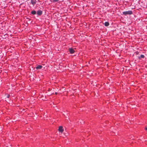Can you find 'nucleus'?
<instances>
[{"mask_svg":"<svg viewBox=\"0 0 147 147\" xmlns=\"http://www.w3.org/2000/svg\"><path fill=\"white\" fill-rule=\"evenodd\" d=\"M132 12L131 11H123V14L125 15H131L132 14Z\"/></svg>","mask_w":147,"mask_h":147,"instance_id":"obj_1","label":"nucleus"},{"mask_svg":"<svg viewBox=\"0 0 147 147\" xmlns=\"http://www.w3.org/2000/svg\"><path fill=\"white\" fill-rule=\"evenodd\" d=\"M58 130L59 132L62 133L63 131V127L61 126H59L58 129Z\"/></svg>","mask_w":147,"mask_h":147,"instance_id":"obj_2","label":"nucleus"},{"mask_svg":"<svg viewBox=\"0 0 147 147\" xmlns=\"http://www.w3.org/2000/svg\"><path fill=\"white\" fill-rule=\"evenodd\" d=\"M69 51L70 53L71 54L75 52L74 50L72 48H69Z\"/></svg>","mask_w":147,"mask_h":147,"instance_id":"obj_3","label":"nucleus"},{"mask_svg":"<svg viewBox=\"0 0 147 147\" xmlns=\"http://www.w3.org/2000/svg\"><path fill=\"white\" fill-rule=\"evenodd\" d=\"M42 67V65H38L36 67V69H41Z\"/></svg>","mask_w":147,"mask_h":147,"instance_id":"obj_4","label":"nucleus"},{"mask_svg":"<svg viewBox=\"0 0 147 147\" xmlns=\"http://www.w3.org/2000/svg\"><path fill=\"white\" fill-rule=\"evenodd\" d=\"M37 13L38 15L40 16L42 14V11L41 10H38L37 11Z\"/></svg>","mask_w":147,"mask_h":147,"instance_id":"obj_5","label":"nucleus"},{"mask_svg":"<svg viewBox=\"0 0 147 147\" xmlns=\"http://www.w3.org/2000/svg\"><path fill=\"white\" fill-rule=\"evenodd\" d=\"M31 3L32 4L34 5L36 3V0H31Z\"/></svg>","mask_w":147,"mask_h":147,"instance_id":"obj_6","label":"nucleus"},{"mask_svg":"<svg viewBox=\"0 0 147 147\" xmlns=\"http://www.w3.org/2000/svg\"><path fill=\"white\" fill-rule=\"evenodd\" d=\"M105 26H108L109 25V23L108 22H105L104 24Z\"/></svg>","mask_w":147,"mask_h":147,"instance_id":"obj_7","label":"nucleus"},{"mask_svg":"<svg viewBox=\"0 0 147 147\" xmlns=\"http://www.w3.org/2000/svg\"><path fill=\"white\" fill-rule=\"evenodd\" d=\"M36 12L35 11H33L31 12V13L33 15H35L36 14Z\"/></svg>","mask_w":147,"mask_h":147,"instance_id":"obj_8","label":"nucleus"},{"mask_svg":"<svg viewBox=\"0 0 147 147\" xmlns=\"http://www.w3.org/2000/svg\"><path fill=\"white\" fill-rule=\"evenodd\" d=\"M144 55H140V57L141 58H144Z\"/></svg>","mask_w":147,"mask_h":147,"instance_id":"obj_9","label":"nucleus"},{"mask_svg":"<svg viewBox=\"0 0 147 147\" xmlns=\"http://www.w3.org/2000/svg\"><path fill=\"white\" fill-rule=\"evenodd\" d=\"M59 0H53V2H57L59 1Z\"/></svg>","mask_w":147,"mask_h":147,"instance_id":"obj_10","label":"nucleus"},{"mask_svg":"<svg viewBox=\"0 0 147 147\" xmlns=\"http://www.w3.org/2000/svg\"><path fill=\"white\" fill-rule=\"evenodd\" d=\"M10 96V95L9 94H8L7 95V97L8 98H9V97Z\"/></svg>","mask_w":147,"mask_h":147,"instance_id":"obj_11","label":"nucleus"},{"mask_svg":"<svg viewBox=\"0 0 147 147\" xmlns=\"http://www.w3.org/2000/svg\"><path fill=\"white\" fill-rule=\"evenodd\" d=\"M145 130H147V127H146Z\"/></svg>","mask_w":147,"mask_h":147,"instance_id":"obj_12","label":"nucleus"},{"mask_svg":"<svg viewBox=\"0 0 147 147\" xmlns=\"http://www.w3.org/2000/svg\"><path fill=\"white\" fill-rule=\"evenodd\" d=\"M57 92H55V94H57Z\"/></svg>","mask_w":147,"mask_h":147,"instance_id":"obj_13","label":"nucleus"}]
</instances>
